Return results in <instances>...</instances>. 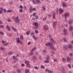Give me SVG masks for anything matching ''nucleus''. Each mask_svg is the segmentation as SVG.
<instances>
[{"mask_svg": "<svg viewBox=\"0 0 73 73\" xmlns=\"http://www.w3.org/2000/svg\"><path fill=\"white\" fill-rule=\"evenodd\" d=\"M67 66L68 67V68H70V69L71 68V66H70V64H67Z\"/></svg>", "mask_w": 73, "mask_h": 73, "instance_id": "nucleus-33", "label": "nucleus"}, {"mask_svg": "<svg viewBox=\"0 0 73 73\" xmlns=\"http://www.w3.org/2000/svg\"><path fill=\"white\" fill-rule=\"evenodd\" d=\"M72 54L71 53H70L69 54V56H72Z\"/></svg>", "mask_w": 73, "mask_h": 73, "instance_id": "nucleus-53", "label": "nucleus"}, {"mask_svg": "<svg viewBox=\"0 0 73 73\" xmlns=\"http://www.w3.org/2000/svg\"><path fill=\"white\" fill-rule=\"evenodd\" d=\"M25 65H24V64H21V66H24Z\"/></svg>", "mask_w": 73, "mask_h": 73, "instance_id": "nucleus-59", "label": "nucleus"}, {"mask_svg": "<svg viewBox=\"0 0 73 73\" xmlns=\"http://www.w3.org/2000/svg\"><path fill=\"white\" fill-rule=\"evenodd\" d=\"M50 47L51 49L55 50V48H54V46H53V44H52V43L51 44Z\"/></svg>", "mask_w": 73, "mask_h": 73, "instance_id": "nucleus-7", "label": "nucleus"}, {"mask_svg": "<svg viewBox=\"0 0 73 73\" xmlns=\"http://www.w3.org/2000/svg\"><path fill=\"white\" fill-rule=\"evenodd\" d=\"M32 7H31L30 9V12H32Z\"/></svg>", "mask_w": 73, "mask_h": 73, "instance_id": "nucleus-41", "label": "nucleus"}, {"mask_svg": "<svg viewBox=\"0 0 73 73\" xmlns=\"http://www.w3.org/2000/svg\"><path fill=\"white\" fill-rule=\"evenodd\" d=\"M29 33H30V31H29L27 32L26 33V35H29Z\"/></svg>", "mask_w": 73, "mask_h": 73, "instance_id": "nucleus-38", "label": "nucleus"}, {"mask_svg": "<svg viewBox=\"0 0 73 73\" xmlns=\"http://www.w3.org/2000/svg\"><path fill=\"white\" fill-rule=\"evenodd\" d=\"M57 59H55L54 60V62H57Z\"/></svg>", "mask_w": 73, "mask_h": 73, "instance_id": "nucleus-54", "label": "nucleus"}, {"mask_svg": "<svg viewBox=\"0 0 73 73\" xmlns=\"http://www.w3.org/2000/svg\"><path fill=\"white\" fill-rule=\"evenodd\" d=\"M36 10V9L35 8H34L32 9V11H35Z\"/></svg>", "mask_w": 73, "mask_h": 73, "instance_id": "nucleus-51", "label": "nucleus"}, {"mask_svg": "<svg viewBox=\"0 0 73 73\" xmlns=\"http://www.w3.org/2000/svg\"><path fill=\"white\" fill-rule=\"evenodd\" d=\"M40 68L41 69H44L45 68V67H44V66L41 65L40 66Z\"/></svg>", "mask_w": 73, "mask_h": 73, "instance_id": "nucleus-39", "label": "nucleus"}, {"mask_svg": "<svg viewBox=\"0 0 73 73\" xmlns=\"http://www.w3.org/2000/svg\"><path fill=\"white\" fill-rule=\"evenodd\" d=\"M44 28L45 29H48V27L46 25H45L44 27Z\"/></svg>", "mask_w": 73, "mask_h": 73, "instance_id": "nucleus-18", "label": "nucleus"}, {"mask_svg": "<svg viewBox=\"0 0 73 73\" xmlns=\"http://www.w3.org/2000/svg\"><path fill=\"white\" fill-rule=\"evenodd\" d=\"M11 54H12V52H10L8 53V54H10V55H11Z\"/></svg>", "mask_w": 73, "mask_h": 73, "instance_id": "nucleus-55", "label": "nucleus"}, {"mask_svg": "<svg viewBox=\"0 0 73 73\" xmlns=\"http://www.w3.org/2000/svg\"><path fill=\"white\" fill-rule=\"evenodd\" d=\"M59 14H61L62 13L64 12V11H63V10L62 9H61V8H59Z\"/></svg>", "mask_w": 73, "mask_h": 73, "instance_id": "nucleus-5", "label": "nucleus"}, {"mask_svg": "<svg viewBox=\"0 0 73 73\" xmlns=\"http://www.w3.org/2000/svg\"><path fill=\"white\" fill-rule=\"evenodd\" d=\"M19 43H20V44H23V42H22L21 40H20L19 42Z\"/></svg>", "mask_w": 73, "mask_h": 73, "instance_id": "nucleus-57", "label": "nucleus"}, {"mask_svg": "<svg viewBox=\"0 0 73 73\" xmlns=\"http://www.w3.org/2000/svg\"><path fill=\"white\" fill-rule=\"evenodd\" d=\"M63 40H64V42H66L67 41V40L65 38H62Z\"/></svg>", "mask_w": 73, "mask_h": 73, "instance_id": "nucleus-19", "label": "nucleus"}, {"mask_svg": "<svg viewBox=\"0 0 73 73\" xmlns=\"http://www.w3.org/2000/svg\"><path fill=\"white\" fill-rule=\"evenodd\" d=\"M56 24H57L56 23V22H54L53 23V24L52 25V26L54 28L56 27Z\"/></svg>", "mask_w": 73, "mask_h": 73, "instance_id": "nucleus-14", "label": "nucleus"}, {"mask_svg": "<svg viewBox=\"0 0 73 73\" xmlns=\"http://www.w3.org/2000/svg\"><path fill=\"white\" fill-rule=\"evenodd\" d=\"M73 27L72 26L69 27L68 29V30L70 31H72L73 30Z\"/></svg>", "mask_w": 73, "mask_h": 73, "instance_id": "nucleus-11", "label": "nucleus"}, {"mask_svg": "<svg viewBox=\"0 0 73 73\" xmlns=\"http://www.w3.org/2000/svg\"><path fill=\"white\" fill-rule=\"evenodd\" d=\"M62 6L63 7H66V5L65 4V3H64V2L62 4Z\"/></svg>", "mask_w": 73, "mask_h": 73, "instance_id": "nucleus-22", "label": "nucleus"}, {"mask_svg": "<svg viewBox=\"0 0 73 73\" xmlns=\"http://www.w3.org/2000/svg\"><path fill=\"white\" fill-rule=\"evenodd\" d=\"M34 68L35 69H36V70H37L38 69V67L36 66H35Z\"/></svg>", "mask_w": 73, "mask_h": 73, "instance_id": "nucleus-32", "label": "nucleus"}, {"mask_svg": "<svg viewBox=\"0 0 73 73\" xmlns=\"http://www.w3.org/2000/svg\"><path fill=\"white\" fill-rule=\"evenodd\" d=\"M34 60H37V57L36 56H35L34 57Z\"/></svg>", "mask_w": 73, "mask_h": 73, "instance_id": "nucleus-27", "label": "nucleus"}, {"mask_svg": "<svg viewBox=\"0 0 73 73\" xmlns=\"http://www.w3.org/2000/svg\"><path fill=\"white\" fill-rule=\"evenodd\" d=\"M62 60L63 62H66V60L65 58H62Z\"/></svg>", "mask_w": 73, "mask_h": 73, "instance_id": "nucleus-40", "label": "nucleus"}, {"mask_svg": "<svg viewBox=\"0 0 73 73\" xmlns=\"http://www.w3.org/2000/svg\"><path fill=\"white\" fill-rule=\"evenodd\" d=\"M34 54V53L33 52H31L29 54V56H32V55L33 54Z\"/></svg>", "mask_w": 73, "mask_h": 73, "instance_id": "nucleus-24", "label": "nucleus"}, {"mask_svg": "<svg viewBox=\"0 0 73 73\" xmlns=\"http://www.w3.org/2000/svg\"><path fill=\"white\" fill-rule=\"evenodd\" d=\"M25 63L27 64H29V62L27 61H26L25 62Z\"/></svg>", "mask_w": 73, "mask_h": 73, "instance_id": "nucleus-29", "label": "nucleus"}, {"mask_svg": "<svg viewBox=\"0 0 73 73\" xmlns=\"http://www.w3.org/2000/svg\"><path fill=\"white\" fill-rule=\"evenodd\" d=\"M0 35H4V33L1 31H0Z\"/></svg>", "mask_w": 73, "mask_h": 73, "instance_id": "nucleus-37", "label": "nucleus"}, {"mask_svg": "<svg viewBox=\"0 0 73 73\" xmlns=\"http://www.w3.org/2000/svg\"><path fill=\"white\" fill-rule=\"evenodd\" d=\"M62 30L63 32V35L64 36H66L68 35L67 33V31L66 29H65V28L63 25L61 26Z\"/></svg>", "mask_w": 73, "mask_h": 73, "instance_id": "nucleus-1", "label": "nucleus"}, {"mask_svg": "<svg viewBox=\"0 0 73 73\" xmlns=\"http://www.w3.org/2000/svg\"><path fill=\"white\" fill-rule=\"evenodd\" d=\"M12 12V11H11V10H8L7 11V13Z\"/></svg>", "mask_w": 73, "mask_h": 73, "instance_id": "nucleus-30", "label": "nucleus"}, {"mask_svg": "<svg viewBox=\"0 0 73 73\" xmlns=\"http://www.w3.org/2000/svg\"><path fill=\"white\" fill-rule=\"evenodd\" d=\"M20 12H23V10L22 9H20L19 10Z\"/></svg>", "mask_w": 73, "mask_h": 73, "instance_id": "nucleus-48", "label": "nucleus"}, {"mask_svg": "<svg viewBox=\"0 0 73 73\" xmlns=\"http://www.w3.org/2000/svg\"><path fill=\"white\" fill-rule=\"evenodd\" d=\"M33 37L35 40H37V38L35 37V36L34 35L33 36Z\"/></svg>", "mask_w": 73, "mask_h": 73, "instance_id": "nucleus-16", "label": "nucleus"}, {"mask_svg": "<svg viewBox=\"0 0 73 73\" xmlns=\"http://www.w3.org/2000/svg\"><path fill=\"white\" fill-rule=\"evenodd\" d=\"M9 44V43H5L4 44V45L5 46H6V45H8V44Z\"/></svg>", "mask_w": 73, "mask_h": 73, "instance_id": "nucleus-56", "label": "nucleus"}, {"mask_svg": "<svg viewBox=\"0 0 73 73\" xmlns=\"http://www.w3.org/2000/svg\"><path fill=\"white\" fill-rule=\"evenodd\" d=\"M56 14L58 15V8H56Z\"/></svg>", "mask_w": 73, "mask_h": 73, "instance_id": "nucleus-49", "label": "nucleus"}, {"mask_svg": "<svg viewBox=\"0 0 73 73\" xmlns=\"http://www.w3.org/2000/svg\"><path fill=\"white\" fill-rule=\"evenodd\" d=\"M42 52H43V53H46L47 52H46V50H43L42 51Z\"/></svg>", "mask_w": 73, "mask_h": 73, "instance_id": "nucleus-34", "label": "nucleus"}, {"mask_svg": "<svg viewBox=\"0 0 73 73\" xmlns=\"http://www.w3.org/2000/svg\"><path fill=\"white\" fill-rule=\"evenodd\" d=\"M68 23H69V24H72V21H69L68 22Z\"/></svg>", "mask_w": 73, "mask_h": 73, "instance_id": "nucleus-46", "label": "nucleus"}, {"mask_svg": "<svg viewBox=\"0 0 73 73\" xmlns=\"http://www.w3.org/2000/svg\"><path fill=\"white\" fill-rule=\"evenodd\" d=\"M17 57H15V56H13V59H14L15 60H17Z\"/></svg>", "mask_w": 73, "mask_h": 73, "instance_id": "nucleus-35", "label": "nucleus"}, {"mask_svg": "<svg viewBox=\"0 0 73 73\" xmlns=\"http://www.w3.org/2000/svg\"><path fill=\"white\" fill-rule=\"evenodd\" d=\"M33 24L35 26L36 28L38 27V23L36 22H34L33 23Z\"/></svg>", "mask_w": 73, "mask_h": 73, "instance_id": "nucleus-6", "label": "nucleus"}, {"mask_svg": "<svg viewBox=\"0 0 73 73\" xmlns=\"http://www.w3.org/2000/svg\"><path fill=\"white\" fill-rule=\"evenodd\" d=\"M35 18L36 19H38V16H35Z\"/></svg>", "mask_w": 73, "mask_h": 73, "instance_id": "nucleus-52", "label": "nucleus"}, {"mask_svg": "<svg viewBox=\"0 0 73 73\" xmlns=\"http://www.w3.org/2000/svg\"><path fill=\"white\" fill-rule=\"evenodd\" d=\"M17 70L19 73H20V70L19 69H17Z\"/></svg>", "mask_w": 73, "mask_h": 73, "instance_id": "nucleus-45", "label": "nucleus"}, {"mask_svg": "<svg viewBox=\"0 0 73 73\" xmlns=\"http://www.w3.org/2000/svg\"><path fill=\"white\" fill-rule=\"evenodd\" d=\"M19 7L20 8H23V6L22 5H20Z\"/></svg>", "mask_w": 73, "mask_h": 73, "instance_id": "nucleus-64", "label": "nucleus"}, {"mask_svg": "<svg viewBox=\"0 0 73 73\" xmlns=\"http://www.w3.org/2000/svg\"><path fill=\"white\" fill-rule=\"evenodd\" d=\"M0 28H3L4 26H3V25H2V26L0 25Z\"/></svg>", "mask_w": 73, "mask_h": 73, "instance_id": "nucleus-50", "label": "nucleus"}, {"mask_svg": "<svg viewBox=\"0 0 73 73\" xmlns=\"http://www.w3.org/2000/svg\"><path fill=\"white\" fill-rule=\"evenodd\" d=\"M0 49L1 50H4V49H5V48H4L2 46H1L0 47Z\"/></svg>", "mask_w": 73, "mask_h": 73, "instance_id": "nucleus-36", "label": "nucleus"}, {"mask_svg": "<svg viewBox=\"0 0 73 73\" xmlns=\"http://www.w3.org/2000/svg\"><path fill=\"white\" fill-rule=\"evenodd\" d=\"M68 48H70V49H72V46L71 44H70L68 46Z\"/></svg>", "mask_w": 73, "mask_h": 73, "instance_id": "nucleus-26", "label": "nucleus"}, {"mask_svg": "<svg viewBox=\"0 0 73 73\" xmlns=\"http://www.w3.org/2000/svg\"><path fill=\"white\" fill-rule=\"evenodd\" d=\"M66 58L67 61L68 62H70V61L71 59L69 57H68V56Z\"/></svg>", "mask_w": 73, "mask_h": 73, "instance_id": "nucleus-12", "label": "nucleus"}, {"mask_svg": "<svg viewBox=\"0 0 73 73\" xmlns=\"http://www.w3.org/2000/svg\"><path fill=\"white\" fill-rule=\"evenodd\" d=\"M25 73H28L29 72V70L26 69L25 70Z\"/></svg>", "mask_w": 73, "mask_h": 73, "instance_id": "nucleus-15", "label": "nucleus"}, {"mask_svg": "<svg viewBox=\"0 0 73 73\" xmlns=\"http://www.w3.org/2000/svg\"><path fill=\"white\" fill-rule=\"evenodd\" d=\"M51 43H50V42H49L48 43H46V46H50L52 44Z\"/></svg>", "mask_w": 73, "mask_h": 73, "instance_id": "nucleus-8", "label": "nucleus"}, {"mask_svg": "<svg viewBox=\"0 0 73 73\" xmlns=\"http://www.w3.org/2000/svg\"><path fill=\"white\" fill-rule=\"evenodd\" d=\"M35 32L36 34H38V31H37V30H36L35 31Z\"/></svg>", "mask_w": 73, "mask_h": 73, "instance_id": "nucleus-43", "label": "nucleus"}, {"mask_svg": "<svg viewBox=\"0 0 73 73\" xmlns=\"http://www.w3.org/2000/svg\"><path fill=\"white\" fill-rule=\"evenodd\" d=\"M61 68H62V71L63 72H62V73H65V70L63 66H61Z\"/></svg>", "mask_w": 73, "mask_h": 73, "instance_id": "nucleus-10", "label": "nucleus"}, {"mask_svg": "<svg viewBox=\"0 0 73 73\" xmlns=\"http://www.w3.org/2000/svg\"><path fill=\"white\" fill-rule=\"evenodd\" d=\"M2 42L3 43V44H5V42H6V41H4L3 40H2Z\"/></svg>", "mask_w": 73, "mask_h": 73, "instance_id": "nucleus-47", "label": "nucleus"}, {"mask_svg": "<svg viewBox=\"0 0 73 73\" xmlns=\"http://www.w3.org/2000/svg\"><path fill=\"white\" fill-rule=\"evenodd\" d=\"M12 28L13 31H14V32H17V30H16V29H15V28L12 27Z\"/></svg>", "mask_w": 73, "mask_h": 73, "instance_id": "nucleus-17", "label": "nucleus"}, {"mask_svg": "<svg viewBox=\"0 0 73 73\" xmlns=\"http://www.w3.org/2000/svg\"><path fill=\"white\" fill-rule=\"evenodd\" d=\"M48 72L49 73H52V72H53V71H51L50 70H48Z\"/></svg>", "mask_w": 73, "mask_h": 73, "instance_id": "nucleus-44", "label": "nucleus"}, {"mask_svg": "<svg viewBox=\"0 0 73 73\" xmlns=\"http://www.w3.org/2000/svg\"><path fill=\"white\" fill-rule=\"evenodd\" d=\"M3 9L2 8H1L0 9V14L1 13H2V12H3Z\"/></svg>", "mask_w": 73, "mask_h": 73, "instance_id": "nucleus-23", "label": "nucleus"}, {"mask_svg": "<svg viewBox=\"0 0 73 73\" xmlns=\"http://www.w3.org/2000/svg\"><path fill=\"white\" fill-rule=\"evenodd\" d=\"M35 49H36L35 47H34L31 50V52H32L33 51H34V50H35Z\"/></svg>", "mask_w": 73, "mask_h": 73, "instance_id": "nucleus-42", "label": "nucleus"}, {"mask_svg": "<svg viewBox=\"0 0 73 73\" xmlns=\"http://www.w3.org/2000/svg\"><path fill=\"white\" fill-rule=\"evenodd\" d=\"M49 56H48L47 58L46 59V60H44V62H45V63H49Z\"/></svg>", "mask_w": 73, "mask_h": 73, "instance_id": "nucleus-4", "label": "nucleus"}, {"mask_svg": "<svg viewBox=\"0 0 73 73\" xmlns=\"http://www.w3.org/2000/svg\"><path fill=\"white\" fill-rule=\"evenodd\" d=\"M48 70H48V69H46L45 70V72H47V71H48Z\"/></svg>", "mask_w": 73, "mask_h": 73, "instance_id": "nucleus-58", "label": "nucleus"}, {"mask_svg": "<svg viewBox=\"0 0 73 73\" xmlns=\"http://www.w3.org/2000/svg\"><path fill=\"white\" fill-rule=\"evenodd\" d=\"M32 2L34 4H37L36 2L34 0H33Z\"/></svg>", "mask_w": 73, "mask_h": 73, "instance_id": "nucleus-25", "label": "nucleus"}, {"mask_svg": "<svg viewBox=\"0 0 73 73\" xmlns=\"http://www.w3.org/2000/svg\"><path fill=\"white\" fill-rule=\"evenodd\" d=\"M33 16H36V14L35 13H34L33 14Z\"/></svg>", "mask_w": 73, "mask_h": 73, "instance_id": "nucleus-62", "label": "nucleus"}, {"mask_svg": "<svg viewBox=\"0 0 73 73\" xmlns=\"http://www.w3.org/2000/svg\"><path fill=\"white\" fill-rule=\"evenodd\" d=\"M51 42L53 43V44H55L56 43V42L54 41V40L53 39H51L50 40Z\"/></svg>", "mask_w": 73, "mask_h": 73, "instance_id": "nucleus-9", "label": "nucleus"}, {"mask_svg": "<svg viewBox=\"0 0 73 73\" xmlns=\"http://www.w3.org/2000/svg\"><path fill=\"white\" fill-rule=\"evenodd\" d=\"M36 4L37 3H38V4H39V3H40V0H36Z\"/></svg>", "mask_w": 73, "mask_h": 73, "instance_id": "nucleus-28", "label": "nucleus"}, {"mask_svg": "<svg viewBox=\"0 0 73 73\" xmlns=\"http://www.w3.org/2000/svg\"><path fill=\"white\" fill-rule=\"evenodd\" d=\"M14 20L15 22L17 23H20V19H19L18 17H17L16 18H14Z\"/></svg>", "mask_w": 73, "mask_h": 73, "instance_id": "nucleus-2", "label": "nucleus"}, {"mask_svg": "<svg viewBox=\"0 0 73 73\" xmlns=\"http://www.w3.org/2000/svg\"><path fill=\"white\" fill-rule=\"evenodd\" d=\"M20 38L21 40H23V35H21L20 36Z\"/></svg>", "mask_w": 73, "mask_h": 73, "instance_id": "nucleus-21", "label": "nucleus"}, {"mask_svg": "<svg viewBox=\"0 0 73 73\" xmlns=\"http://www.w3.org/2000/svg\"><path fill=\"white\" fill-rule=\"evenodd\" d=\"M26 66L27 68H29L31 66V65L29 64H27Z\"/></svg>", "mask_w": 73, "mask_h": 73, "instance_id": "nucleus-31", "label": "nucleus"}, {"mask_svg": "<svg viewBox=\"0 0 73 73\" xmlns=\"http://www.w3.org/2000/svg\"><path fill=\"white\" fill-rule=\"evenodd\" d=\"M7 27L8 31H9L11 30V27H10L9 26L7 25Z\"/></svg>", "mask_w": 73, "mask_h": 73, "instance_id": "nucleus-20", "label": "nucleus"}, {"mask_svg": "<svg viewBox=\"0 0 73 73\" xmlns=\"http://www.w3.org/2000/svg\"><path fill=\"white\" fill-rule=\"evenodd\" d=\"M70 15V14H69V13H65L64 14V17H65V19H66L67 17H68V16H69Z\"/></svg>", "mask_w": 73, "mask_h": 73, "instance_id": "nucleus-3", "label": "nucleus"}, {"mask_svg": "<svg viewBox=\"0 0 73 73\" xmlns=\"http://www.w3.org/2000/svg\"><path fill=\"white\" fill-rule=\"evenodd\" d=\"M30 44H31V42H29L27 43V45H30Z\"/></svg>", "mask_w": 73, "mask_h": 73, "instance_id": "nucleus-60", "label": "nucleus"}, {"mask_svg": "<svg viewBox=\"0 0 73 73\" xmlns=\"http://www.w3.org/2000/svg\"><path fill=\"white\" fill-rule=\"evenodd\" d=\"M53 19H54L56 18V17H55V15H53Z\"/></svg>", "mask_w": 73, "mask_h": 73, "instance_id": "nucleus-61", "label": "nucleus"}, {"mask_svg": "<svg viewBox=\"0 0 73 73\" xmlns=\"http://www.w3.org/2000/svg\"><path fill=\"white\" fill-rule=\"evenodd\" d=\"M51 54H54V51H52L51 52Z\"/></svg>", "mask_w": 73, "mask_h": 73, "instance_id": "nucleus-63", "label": "nucleus"}, {"mask_svg": "<svg viewBox=\"0 0 73 73\" xmlns=\"http://www.w3.org/2000/svg\"><path fill=\"white\" fill-rule=\"evenodd\" d=\"M16 40L17 42V43H19V42L21 41L20 40L19 38V37H17V38H16Z\"/></svg>", "mask_w": 73, "mask_h": 73, "instance_id": "nucleus-13", "label": "nucleus"}]
</instances>
